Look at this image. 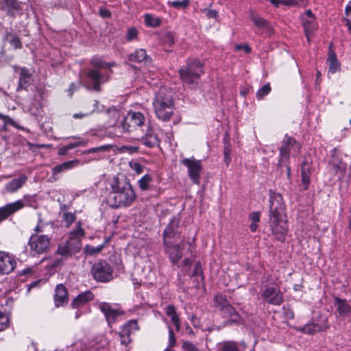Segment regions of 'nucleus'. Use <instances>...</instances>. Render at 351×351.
<instances>
[{
	"mask_svg": "<svg viewBox=\"0 0 351 351\" xmlns=\"http://www.w3.org/2000/svg\"><path fill=\"white\" fill-rule=\"evenodd\" d=\"M178 224L179 220L176 218H173L170 221L168 226L165 228L163 232L165 243H166V239L167 238L175 237L177 234H179Z\"/></svg>",
	"mask_w": 351,
	"mask_h": 351,
	"instance_id": "obj_30",
	"label": "nucleus"
},
{
	"mask_svg": "<svg viewBox=\"0 0 351 351\" xmlns=\"http://www.w3.org/2000/svg\"><path fill=\"white\" fill-rule=\"evenodd\" d=\"M129 60L135 62H144V64H150L152 59L147 56L144 49H136L134 53L129 56Z\"/></svg>",
	"mask_w": 351,
	"mask_h": 351,
	"instance_id": "obj_28",
	"label": "nucleus"
},
{
	"mask_svg": "<svg viewBox=\"0 0 351 351\" xmlns=\"http://www.w3.org/2000/svg\"><path fill=\"white\" fill-rule=\"evenodd\" d=\"M282 310L287 318L289 319L294 318L293 311L289 306H283Z\"/></svg>",
	"mask_w": 351,
	"mask_h": 351,
	"instance_id": "obj_54",
	"label": "nucleus"
},
{
	"mask_svg": "<svg viewBox=\"0 0 351 351\" xmlns=\"http://www.w3.org/2000/svg\"><path fill=\"white\" fill-rule=\"evenodd\" d=\"M165 312L167 315L171 318V322L176 326V330H179L180 328V318L177 315L175 306L172 304L167 306Z\"/></svg>",
	"mask_w": 351,
	"mask_h": 351,
	"instance_id": "obj_34",
	"label": "nucleus"
},
{
	"mask_svg": "<svg viewBox=\"0 0 351 351\" xmlns=\"http://www.w3.org/2000/svg\"><path fill=\"white\" fill-rule=\"evenodd\" d=\"M90 64L95 68L89 70L86 75L88 83L92 88H99V86L109 80V75L111 71L102 73L99 69L110 68L115 65L114 62H106L101 58L94 56L91 58Z\"/></svg>",
	"mask_w": 351,
	"mask_h": 351,
	"instance_id": "obj_5",
	"label": "nucleus"
},
{
	"mask_svg": "<svg viewBox=\"0 0 351 351\" xmlns=\"http://www.w3.org/2000/svg\"><path fill=\"white\" fill-rule=\"evenodd\" d=\"M221 351H241V349L237 342L224 341L221 343Z\"/></svg>",
	"mask_w": 351,
	"mask_h": 351,
	"instance_id": "obj_36",
	"label": "nucleus"
},
{
	"mask_svg": "<svg viewBox=\"0 0 351 351\" xmlns=\"http://www.w3.org/2000/svg\"><path fill=\"white\" fill-rule=\"evenodd\" d=\"M51 239L47 234H32L28 241L30 254L37 256L47 252L50 249Z\"/></svg>",
	"mask_w": 351,
	"mask_h": 351,
	"instance_id": "obj_7",
	"label": "nucleus"
},
{
	"mask_svg": "<svg viewBox=\"0 0 351 351\" xmlns=\"http://www.w3.org/2000/svg\"><path fill=\"white\" fill-rule=\"evenodd\" d=\"M4 40L9 41L10 44L14 47V49H20L23 47L22 43L15 33L6 32L3 36Z\"/></svg>",
	"mask_w": 351,
	"mask_h": 351,
	"instance_id": "obj_33",
	"label": "nucleus"
},
{
	"mask_svg": "<svg viewBox=\"0 0 351 351\" xmlns=\"http://www.w3.org/2000/svg\"><path fill=\"white\" fill-rule=\"evenodd\" d=\"M47 226H48V223H44L41 219V217L40 216L38 221V223L34 229V230L35 232L34 234H38V233L45 232V229Z\"/></svg>",
	"mask_w": 351,
	"mask_h": 351,
	"instance_id": "obj_50",
	"label": "nucleus"
},
{
	"mask_svg": "<svg viewBox=\"0 0 351 351\" xmlns=\"http://www.w3.org/2000/svg\"><path fill=\"white\" fill-rule=\"evenodd\" d=\"M33 82L32 73L25 67L22 68L19 74V88H26Z\"/></svg>",
	"mask_w": 351,
	"mask_h": 351,
	"instance_id": "obj_29",
	"label": "nucleus"
},
{
	"mask_svg": "<svg viewBox=\"0 0 351 351\" xmlns=\"http://www.w3.org/2000/svg\"><path fill=\"white\" fill-rule=\"evenodd\" d=\"M330 155L331 158L328 162L329 171L338 179L341 180L346 174L347 165L343 162L341 152L338 148H334L331 151Z\"/></svg>",
	"mask_w": 351,
	"mask_h": 351,
	"instance_id": "obj_8",
	"label": "nucleus"
},
{
	"mask_svg": "<svg viewBox=\"0 0 351 351\" xmlns=\"http://www.w3.org/2000/svg\"><path fill=\"white\" fill-rule=\"evenodd\" d=\"M107 114L109 116L108 125L110 126H115L121 119L124 120L121 111L114 107L110 108L107 110Z\"/></svg>",
	"mask_w": 351,
	"mask_h": 351,
	"instance_id": "obj_32",
	"label": "nucleus"
},
{
	"mask_svg": "<svg viewBox=\"0 0 351 351\" xmlns=\"http://www.w3.org/2000/svg\"><path fill=\"white\" fill-rule=\"evenodd\" d=\"M300 330L306 334H313L321 330V327L317 324H308L304 326Z\"/></svg>",
	"mask_w": 351,
	"mask_h": 351,
	"instance_id": "obj_42",
	"label": "nucleus"
},
{
	"mask_svg": "<svg viewBox=\"0 0 351 351\" xmlns=\"http://www.w3.org/2000/svg\"><path fill=\"white\" fill-rule=\"evenodd\" d=\"M85 237V232L84 229L82 228V223L78 221L76 223V228L75 230H71L69 233V239H79V240L82 241V239Z\"/></svg>",
	"mask_w": 351,
	"mask_h": 351,
	"instance_id": "obj_35",
	"label": "nucleus"
},
{
	"mask_svg": "<svg viewBox=\"0 0 351 351\" xmlns=\"http://www.w3.org/2000/svg\"><path fill=\"white\" fill-rule=\"evenodd\" d=\"M104 245H100L97 247H94L90 245H86L84 249V252L87 255H95L99 253L104 248Z\"/></svg>",
	"mask_w": 351,
	"mask_h": 351,
	"instance_id": "obj_45",
	"label": "nucleus"
},
{
	"mask_svg": "<svg viewBox=\"0 0 351 351\" xmlns=\"http://www.w3.org/2000/svg\"><path fill=\"white\" fill-rule=\"evenodd\" d=\"M24 207V203L21 199L10 203L0 208V221L6 219L10 215Z\"/></svg>",
	"mask_w": 351,
	"mask_h": 351,
	"instance_id": "obj_18",
	"label": "nucleus"
},
{
	"mask_svg": "<svg viewBox=\"0 0 351 351\" xmlns=\"http://www.w3.org/2000/svg\"><path fill=\"white\" fill-rule=\"evenodd\" d=\"M249 218L252 222L258 223L260 221L261 213L259 212L251 213L249 215Z\"/></svg>",
	"mask_w": 351,
	"mask_h": 351,
	"instance_id": "obj_56",
	"label": "nucleus"
},
{
	"mask_svg": "<svg viewBox=\"0 0 351 351\" xmlns=\"http://www.w3.org/2000/svg\"><path fill=\"white\" fill-rule=\"evenodd\" d=\"M139 329L136 320L131 319L125 324L119 331L120 340L122 344L127 345L131 342L130 335Z\"/></svg>",
	"mask_w": 351,
	"mask_h": 351,
	"instance_id": "obj_17",
	"label": "nucleus"
},
{
	"mask_svg": "<svg viewBox=\"0 0 351 351\" xmlns=\"http://www.w3.org/2000/svg\"><path fill=\"white\" fill-rule=\"evenodd\" d=\"M182 348L186 351H200L193 343L190 341H184Z\"/></svg>",
	"mask_w": 351,
	"mask_h": 351,
	"instance_id": "obj_53",
	"label": "nucleus"
},
{
	"mask_svg": "<svg viewBox=\"0 0 351 351\" xmlns=\"http://www.w3.org/2000/svg\"><path fill=\"white\" fill-rule=\"evenodd\" d=\"M73 254L80 252L82 248V241L79 239H69L66 241Z\"/></svg>",
	"mask_w": 351,
	"mask_h": 351,
	"instance_id": "obj_40",
	"label": "nucleus"
},
{
	"mask_svg": "<svg viewBox=\"0 0 351 351\" xmlns=\"http://www.w3.org/2000/svg\"><path fill=\"white\" fill-rule=\"evenodd\" d=\"M141 141L143 145L148 147H153L158 145L160 140L158 136L155 134L152 128H148L146 132L141 137Z\"/></svg>",
	"mask_w": 351,
	"mask_h": 351,
	"instance_id": "obj_23",
	"label": "nucleus"
},
{
	"mask_svg": "<svg viewBox=\"0 0 351 351\" xmlns=\"http://www.w3.org/2000/svg\"><path fill=\"white\" fill-rule=\"evenodd\" d=\"M99 310L105 315L106 322L109 327L118 322L119 317L123 316L124 312L120 308H114L108 302H101L99 304Z\"/></svg>",
	"mask_w": 351,
	"mask_h": 351,
	"instance_id": "obj_11",
	"label": "nucleus"
},
{
	"mask_svg": "<svg viewBox=\"0 0 351 351\" xmlns=\"http://www.w3.org/2000/svg\"><path fill=\"white\" fill-rule=\"evenodd\" d=\"M334 304L336 307V312L338 317L343 319L351 321V306L346 299L335 297Z\"/></svg>",
	"mask_w": 351,
	"mask_h": 351,
	"instance_id": "obj_16",
	"label": "nucleus"
},
{
	"mask_svg": "<svg viewBox=\"0 0 351 351\" xmlns=\"http://www.w3.org/2000/svg\"><path fill=\"white\" fill-rule=\"evenodd\" d=\"M261 298L265 302L274 306H280L284 302L283 294L278 286H265Z\"/></svg>",
	"mask_w": 351,
	"mask_h": 351,
	"instance_id": "obj_10",
	"label": "nucleus"
},
{
	"mask_svg": "<svg viewBox=\"0 0 351 351\" xmlns=\"http://www.w3.org/2000/svg\"><path fill=\"white\" fill-rule=\"evenodd\" d=\"M9 319L8 316L0 312V331H3L8 326Z\"/></svg>",
	"mask_w": 351,
	"mask_h": 351,
	"instance_id": "obj_49",
	"label": "nucleus"
},
{
	"mask_svg": "<svg viewBox=\"0 0 351 351\" xmlns=\"http://www.w3.org/2000/svg\"><path fill=\"white\" fill-rule=\"evenodd\" d=\"M145 117L141 112L130 111L128 116L124 118L122 123L123 129L130 132L132 130L131 128L136 126H141L144 124Z\"/></svg>",
	"mask_w": 351,
	"mask_h": 351,
	"instance_id": "obj_13",
	"label": "nucleus"
},
{
	"mask_svg": "<svg viewBox=\"0 0 351 351\" xmlns=\"http://www.w3.org/2000/svg\"><path fill=\"white\" fill-rule=\"evenodd\" d=\"M85 142L83 141H77V142H75V143H69L68 145H66V147L68 149V150H70L71 149H73L75 147H79V146H81V145H85Z\"/></svg>",
	"mask_w": 351,
	"mask_h": 351,
	"instance_id": "obj_61",
	"label": "nucleus"
},
{
	"mask_svg": "<svg viewBox=\"0 0 351 351\" xmlns=\"http://www.w3.org/2000/svg\"><path fill=\"white\" fill-rule=\"evenodd\" d=\"M281 3L288 6H293L297 4V2L295 0H283L280 1V3Z\"/></svg>",
	"mask_w": 351,
	"mask_h": 351,
	"instance_id": "obj_64",
	"label": "nucleus"
},
{
	"mask_svg": "<svg viewBox=\"0 0 351 351\" xmlns=\"http://www.w3.org/2000/svg\"><path fill=\"white\" fill-rule=\"evenodd\" d=\"M165 251L169 254V258L173 265H177L180 259L182 257L183 253L182 250V244H171L166 242L165 243Z\"/></svg>",
	"mask_w": 351,
	"mask_h": 351,
	"instance_id": "obj_20",
	"label": "nucleus"
},
{
	"mask_svg": "<svg viewBox=\"0 0 351 351\" xmlns=\"http://www.w3.org/2000/svg\"><path fill=\"white\" fill-rule=\"evenodd\" d=\"M206 16L208 18L216 19L218 16V12L216 10H204Z\"/></svg>",
	"mask_w": 351,
	"mask_h": 351,
	"instance_id": "obj_57",
	"label": "nucleus"
},
{
	"mask_svg": "<svg viewBox=\"0 0 351 351\" xmlns=\"http://www.w3.org/2000/svg\"><path fill=\"white\" fill-rule=\"evenodd\" d=\"M110 185V191L107 197V202L110 207H128L136 199V193L127 179L114 177Z\"/></svg>",
	"mask_w": 351,
	"mask_h": 351,
	"instance_id": "obj_2",
	"label": "nucleus"
},
{
	"mask_svg": "<svg viewBox=\"0 0 351 351\" xmlns=\"http://www.w3.org/2000/svg\"><path fill=\"white\" fill-rule=\"evenodd\" d=\"M130 167L136 173L139 174L143 172V166L139 162L131 163Z\"/></svg>",
	"mask_w": 351,
	"mask_h": 351,
	"instance_id": "obj_59",
	"label": "nucleus"
},
{
	"mask_svg": "<svg viewBox=\"0 0 351 351\" xmlns=\"http://www.w3.org/2000/svg\"><path fill=\"white\" fill-rule=\"evenodd\" d=\"M54 301L56 306L63 305L68 302V292L64 285H58L56 287Z\"/></svg>",
	"mask_w": 351,
	"mask_h": 351,
	"instance_id": "obj_24",
	"label": "nucleus"
},
{
	"mask_svg": "<svg viewBox=\"0 0 351 351\" xmlns=\"http://www.w3.org/2000/svg\"><path fill=\"white\" fill-rule=\"evenodd\" d=\"M286 206L281 194L271 192L269 196V224L271 234L278 241L283 242L287 233L285 216Z\"/></svg>",
	"mask_w": 351,
	"mask_h": 351,
	"instance_id": "obj_1",
	"label": "nucleus"
},
{
	"mask_svg": "<svg viewBox=\"0 0 351 351\" xmlns=\"http://www.w3.org/2000/svg\"><path fill=\"white\" fill-rule=\"evenodd\" d=\"M181 163L188 168V173L190 178L195 184H199L202 165L200 160L193 158H184Z\"/></svg>",
	"mask_w": 351,
	"mask_h": 351,
	"instance_id": "obj_12",
	"label": "nucleus"
},
{
	"mask_svg": "<svg viewBox=\"0 0 351 351\" xmlns=\"http://www.w3.org/2000/svg\"><path fill=\"white\" fill-rule=\"evenodd\" d=\"M57 254L64 257L65 258L71 257L73 255V253L71 252L66 242L58 245L57 248Z\"/></svg>",
	"mask_w": 351,
	"mask_h": 351,
	"instance_id": "obj_38",
	"label": "nucleus"
},
{
	"mask_svg": "<svg viewBox=\"0 0 351 351\" xmlns=\"http://www.w3.org/2000/svg\"><path fill=\"white\" fill-rule=\"evenodd\" d=\"M236 51L243 50L246 54L250 53L252 51L251 47L248 45H237L235 46Z\"/></svg>",
	"mask_w": 351,
	"mask_h": 351,
	"instance_id": "obj_55",
	"label": "nucleus"
},
{
	"mask_svg": "<svg viewBox=\"0 0 351 351\" xmlns=\"http://www.w3.org/2000/svg\"><path fill=\"white\" fill-rule=\"evenodd\" d=\"M80 163L79 160H73L64 162L60 165L55 166L52 169V175L53 178L55 180L58 179V174L65 171L66 170L73 169V167H76Z\"/></svg>",
	"mask_w": 351,
	"mask_h": 351,
	"instance_id": "obj_25",
	"label": "nucleus"
},
{
	"mask_svg": "<svg viewBox=\"0 0 351 351\" xmlns=\"http://www.w3.org/2000/svg\"><path fill=\"white\" fill-rule=\"evenodd\" d=\"M145 23L148 27H156L160 26L161 21L159 18L154 17L151 14L144 15Z\"/></svg>",
	"mask_w": 351,
	"mask_h": 351,
	"instance_id": "obj_39",
	"label": "nucleus"
},
{
	"mask_svg": "<svg viewBox=\"0 0 351 351\" xmlns=\"http://www.w3.org/2000/svg\"><path fill=\"white\" fill-rule=\"evenodd\" d=\"M27 180V177L26 176L21 175L19 177L8 182L5 186V189L9 193L16 192L26 183Z\"/></svg>",
	"mask_w": 351,
	"mask_h": 351,
	"instance_id": "obj_26",
	"label": "nucleus"
},
{
	"mask_svg": "<svg viewBox=\"0 0 351 351\" xmlns=\"http://www.w3.org/2000/svg\"><path fill=\"white\" fill-rule=\"evenodd\" d=\"M99 14L101 16L104 18H109L111 16L110 12L107 9H101L99 10Z\"/></svg>",
	"mask_w": 351,
	"mask_h": 351,
	"instance_id": "obj_63",
	"label": "nucleus"
},
{
	"mask_svg": "<svg viewBox=\"0 0 351 351\" xmlns=\"http://www.w3.org/2000/svg\"><path fill=\"white\" fill-rule=\"evenodd\" d=\"M168 5L176 9H186L190 4L189 0L168 1Z\"/></svg>",
	"mask_w": 351,
	"mask_h": 351,
	"instance_id": "obj_44",
	"label": "nucleus"
},
{
	"mask_svg": "<svg viewBox=\"0 0 351 351\" xmlns=\"http://www.w3.org/2000/svg\"><path fill=\"white\" fill-rule=\"evenodd\" d=\"M16 261L12 255L4 251H0V273L8 274L15 268Z\"/></svg>",
	"mask_w": 351,
	"mask_h": 351,
	"instance_id": "obj_14",
	"label": "nucleus"
},
{
	"mask_svg": "<svg viewBox=\"0 0 351 351\" xmlns=\"http://www.w3.org/2000/svg\"><path fill=\"white\" fill-rule=\"evenodd\" d=\"M221 315L223 317L230 316L226 321L223 322V326L231 324H239L241 321L240 315L236 312L234 307L231 305H226L221 308Z\"/></svg>",
	"mask_w": 351,
	"mask_h": 351,
	"instance_id": "obj_19",
	"label": "nucleus"
},
{
	"mask_svg": "<svg viewBox=\"0 0 351 351\" xmlns=\"http://www.w3.org/2000/svg\"><path fill=\"white\" fill-rule=\"evenodd\" d=\"M0 10L14 18L16 14H22L23 8L21 3L17 0H0Z\"/></svg>",
	"mask_w": 351,
	"mask_h": 351,
	"instance_id": "obj_15",
	"label": "nucleus"
},
{
	"mask_svg": "<svg viewBox=\"0 0 351 351\" xmlns=\"http://www.w3.org/2000/svg\"><path fill=\"white\" fill-rule=\"evenodd\" d=\"M250 19L253 21L254 24L260 29H261L263 32L268 34L271 33V27L267 20L261 17L256 16L254 14L250 16Z\"/></svg>",
	"mask_w": 351,
	"mask_h": 351,
	"instance_id": "obj_31",
	"label": "nucleus"
},
{
	"mask_svg": "<svg viewBox=\"0 0 351 351\" xmlns=\"http://www.w3.org/2000/svg\"><path fill=\"white\" fill-rule=\"evenodd\" d=\"M182 80L189 84L195 83L203 73V65L199 60H189L186 65L180 69Z\"/></svg>",
	"mask_w": 351,
	"mask_h": 351,
	"instance_id": "obj_6",
	"label": "nucleus"
},
{
	"mask_svg": "<svg viewBox=\"0 0 351 351\" xmlns=\"http://www.w3.org/2000/svg\"><path fill=\"white\" fill-rule=\"evenodd\" d=\"M153 106L158 119L163 121H169L175 110L171 93L168 89H159L156 93Z\"/></svg>",
	"mask_w": 351,
	"mask_h": 351,
	"instance_id": "obj_3",
	"label": "nucleus"
},
{
	"mask_svg": "<svg viewBox=\"0 0 351 351\" xmlns=\"http://www.w3.org/2000/svg\"><path fill=\"white\" fill-rule=\"evenodd\" d=\"M111 148H112L111 145H101V146H99L97 147L88 149L84 151V154H88L96 153V152H108Z\"/></svg>",
	"mask_w": 351,
	"mask_h": 351,
	"instance_id": "obj_47",
	"label": "nucleus"
},
{
	"mask_svg": "<svg viewBox=\"0 0 351 351\" xmlns=\"http://www.w3.org/2000/svg\"><path fill=\"white\" fill-rule=\"evenodd\" d=\"M63 219L66 223V227H69L76 219V216L74 213L66 212L64 213Z\"/></svg>",
	"mask_w": 351,
	"mask_h": 351,
	"instance_id": "obj_48",
	"label": "nucleus"
},
{
	"mask_svg": "<svg viewBox=\"0 0 351 351\" xmlns=\"http://www.w3.org/2000/svg\"><path fill=\"white\" fill-rule=\"evenodd\" d=\"M93 111H94V110L89 111V112H86L75 113L73 114V117L75 119H83V118L90 115Z\"/></svg>",
	"mask_w": 351,
	"mask_h": 351,
	"instance_id": "obj_62",
	"label": "nucleus"
},
{
	"mask_svg": "<svg viewBox=\"0 0 351 351\" xmlns=\"http://www.w3.org/2000/svg\"><path fill=\"white\" fill-rule=\"evenodd\" d=\"M94 295L91 291H85L79 294L71 302L73 308H78L89 301L93 300Z\"/></svg>",
	"mask_w": 351,
	"mask_h": 351,
	"instance_id": "obj_27",
	"label": "nucleus"
},
{
	"mask_svg": "<svg viewBox=\"0 0 351 351\" xmlns=\"http://www.w3.org/2000/svg\"><path fill=\"white\" fill-rule=\"evenodd\" d=\"M152 181V178L151 176H149L148 174L143 176L138 180V184H139L140 189L143 191L147 190L149 186V183Z\"/></svg>",
	"mask_w": 351,
	"mask_h": 351,
	"instance_id": "obj_43",
	"label": "nucleus"
},
{
	"mask_svg": "<svg viewBox=\"0 0 351 351\" xmlns=\"http://www.w3.org/2000/svg\"><path fill=\"white\" fill-rule=\"evenodd\" d=\"M327 63L328 64V73H335L340 71L341 64L337 59V56L335 51L332 49V45L330 44L328 47V53L327 58Z\"/></svg>",
	"mask_w": 351,
	"mask_h": 351,
	"instance_id": "obj_21",
	"label": "nucleus"
},
{
	"mask_svg": "<svg viewBox=\"0 0 351 351\" xmlns=\"http://www.w3.org/2000/svg\"><path fill=\"white\" fill-rule=\"evenodd\" d=\"M176 341L173 329L169 327V343L167 348H173L176 346Z\"/></svg>",
	"mask_w": 351,
	"mask_h": 351,
	"instance_id": "obj_52",
	"label": "nucleus"
},
{
	"mask_svg": "<svg viewBox=\"0 0 351 351\" xmlns=\"http://www.w3.org/2000/svg\"><path fill=\"white\" fill-rule=\"evenodd\" d=\"M138 36V31L135 27H130L128 29L126 34V40L132 41L136 39Z\"/></svg>",
	"mask_w": 351,
	"mask_h": 351,
	"instance_id": "obj_51",
	"label": "nucleus"
},
{
	"mask_svg": "<svg viewBox=\"0 0 351 351\" xmlns=\"http://www.w3.org/2000/svg\"><path fill=\"white\" fill-rule=\"evenodd\" d=\"M91 274L96 281L107 282L113 278V269L106 261H100L92 266Z\"/></svg>",
	"mask_w": 351,
	"mask_h": 351,
	"instance_id": "obj_9",
	"label": "nucleus"
},
{
	"mask_svg": "<svg viewBox=\"0 0 351 351\" xmlns=\"http://www.w3.org/2000/svg\"><path fill=\"white\" fill-rule=\"evenodd\" d=\"M300 149V143L295 138L285 134L279 147V158L277 163V169L282 173L286 172L289 180L291 178V167L289 166L290 154L291 152H299Z\"/></svg>",
	"mask_w": 351,
	"mask_h": 351,
	"instance_id": "obj_4",
	"label": "nucleus"
},
{
	"mask_svg": "<svg viewBox=\"0 0 351 351\" xmlns=\"http://www.w3.org/2000/svg\"><path fill=\"white\" fill-rule=\"evenodd\" d=\"M311 176V165L307 160L301 163V181L304 190H308Z\"/></svg>",
	"mask_w": 351,
	"mask_h": 351,
	"instance_id": "obj_22",
	"label": "nucleus"
},
{
	"mask_svg": "<svg viewBox=\"0 0 351 351\" xmlns=\"http://www.w3.org/2000/svg\"><path fill=\"white\" fill-rule=\"evenodd\" d=\"M224 149H223V161L226 163L227 166L230 164L231 161V158L230 157V144L228 142H227L226 138H224Z\"/></svg>",
	"mask_w": 351,
	"mask_h": 351,
	"instance_id": "obj_46",
	"label": "nucleus"
},
{
	"mask_svg": "<svg viewBox=\"0 0 351 351\" xmlns=\"http://www.w3.org/2000/svg\"><path fill=\"white\" fill-rule=\"evenodd\" d=\"M271 89H258L256 93V97L258 99H262L265 96L267 95Z\"/></svg>",
	"mask_w": 351,
	"mask_h": 351,
	"instance_id": "obj_58",
	"label": "nucleus"
},
{
	"mask_svg": "<svg viewBox=\"0 0 351 351\" xmlns=\"http://www.w3.org/2000/svg\"><path fill=\"white\" fill-rule=\"evenodd\" d=\"M195 280L199 283L204 279L202 266L200 262H197L193 272Z\"/></svg>",
	"mask_w": 351,
	"mask_h": 351,
	"instance_id": "obj_41",
	"label": "nucleus"
},
{
	"mask_svg": "<svg viewBox=\"0 0 351 351\" xmlns=\"http://www.w3.org/2000/svg\"><path fill=\"white\" fill-rule=\"evenodd\" d=\"M302 21L306 35L308 37V34L313 32L317 27L315 19H305L304 17Z\"/></svg>",
	"mask_w": 351,
	"mask_h": 351,
	"instance_id": "obj_37",
	"label": "nucleus"
},
{
	"mask_svg": "<svg viewBox=\"0 0 351 351\" xmlns=\"http://www.w3.org/2000/svg\"><path fill=\"white\" fill-rule=\"evenodd\" d=\"M21 201L24 203V206L25 205L32 206V203L35 202V199L34 197L26 195L24 196L23 199Z\"/></svg>",
	"mask_w": 351,
	"mask_h": 351,
	"instance_id": "obj_60",
	"label": "nucleus"
}]
</instances>
